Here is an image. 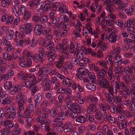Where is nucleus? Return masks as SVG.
I'll list each match as a JSON object with an SVG mask.
<instances>
[{
    "label": "nucleus",
    "instance_id": "nucleus-1",
    "mask_svg": "<svg viewBox=\"0 0 135 135\" xmlns=\"http://www.w3.org/2000/svg\"><path fill=\"white\" fill-rule=\"evenodd\" d=\"M23 56L19 58L18 60L20 62L19 65L24 67H29L32 65L31 57L32 56V54L30 52H27V50H24Z\"/></svg>",
    "mask_w": 135,
    "mask_h": 135
},
{
    "label": "nucleus",
    "instance_id": "nucleus-2",
    "mask_svg": "<svg viewBox=\"0 0 135 135\" xmlns=\"http://www.w3.org/2000/svg\"><path fill=\"white\" fill-rule=\"evenodd\" d=\"M66 106L68 108H71L73 112L77 113L78 115V114H80L81 112L82 106L76 103H72L71 102H68Z\"/></svg>",
    "mask_w": 135,
    "mask_h": 135
},
{
    "label": "nucleus",
    "instance_id": "nucleus-3",
    "mask_svg": "<svg viewBox=\"0 0 135 135\" xmlns=\"http://www.w3.org/2000/svg\"><path fill=\"white\" fill-rule=\"evenodd\" d=\"M89 73V70L84 66L80 67L77 69L76 76L80 80H82L83 76H87Z\"/></svg>",
    "mask_w": 135,
    "mask_h": 135
},
{
    "label": "nucleus",
    "instance_id": "nucleus-4",
    "mask_svg": "<svg viewBox=\"0 0 135 135\" xmlns=\"http://www.w3.org/2000/svg\"><path fill=\"white\" fill-rule=\"evenodd\" d=\"M37 82L36 78L34 75H31L30 76V80L27 79L23 83V86L26 87L27 88H30L31 86L33 84H36Z\"/></svg>",
    "mask_w": 135,
    "mask_h": 135
},
{
    "label": "nucleus",
    "instance_id": "nucleus-5",
    "mask_svg": "<svg viewBox=\"0 0 135 135\" xmlns=\"http://www.w3.org/2000/svg\"><path fill=\"white\" fill-rule=\"evenodd\" d=\"M16 99L18 105H24L27 100L26 96L22 92H20L18 94Z\"/></svg>",
    "mask_w": 135,
    "mask_h": 135
},
{
    "label": "nucleus",
    "instance_id": "nucleus-6",
    "mask_svg": "<svg viewBox=\"0 0 135 135\" xmlns=\"http://www.w3.org/2000/svg\"><path fill=\"white\" fill-rule=\"evenodd\" d=\"M33 27L32 24L30 23H26L24 25H22L20 27V30L21 31H25L28 33L32 31Z\"/></svg>",
    "mask_w": 135,
    "mask_h": 135
},
{
    "label": "nucleus",
    "instance_id": "nucleus-7",
    "mask_svg": "<svg viewBox=\"0 0 135 135\" xmlns=\"http://www.w3.org/2000/svg\"><path fill=\"white\" fill-rule=\"evenodd\" d=\"M15 107L13 106H11L9 108H8L6 110L7 119L9 121L12 120L13 118L15 117L16 115V113L13 112Z\"/></svg>",
    "mask_w": 135,
    "mask_h": 135
},
{
    "label": "nucleus",
    "instance_id": "nucleus-8",
    "mask_svg": "<svg viewBox=\"0 0 135 135\" xmlns=\"http://www.w3.org/2000/svg\"><path fill=\"white\" fill-rule=\"evenodd\" d=\"M99 83L102 88L108 89L110 85V84L106 78L99 79Z\"/></svg>",
    "mask_w": 135,
    "mask_h": 135
},
{
    "label": "nucleus",
    "instance_id": "nucleus-9",
    "mask_svg": "<svg viewBox=\"0 0 135 135\" xmlns=\"http://www.w3.org/2000/svg\"><path fill=\"white\" fill-rule=\"evenodd\" d=\"M22 86L21 85L15 84L13 86L12 89L9 90V93L12 95H15L21 90Z\"/></svg>",
    "mask_w": 135,
    "mask_h": 135
},
{
    "label": "nucleus",
    "instance_id": "nucleus-10",
    "mask_svg": "<svg viewBox=\"0 0 135 135\" xmlns=\"http://www.w3.org/2000/svg\"><path fill=\"white\" fill-rule=\"evenodd\" d=\"M33 58L34 61L36 62H38L42 58V48H40L39 50V54H35L31 57Z\"/></svg>",
    "mask_w": 135,
    "mask_h": 135
},
{
    "label": "nucleus",
    "instance_id": "nucleus-11",
    "mask_svg": "<svg viewBox=\"0 0 135 135\" xmlns=\"http://www.w3.org/2000/svg\"><path fill=\"white\" fill-rule=\"evenodd\" d=\"M41 12L40 11H38L36 13V15L34 16L32 18V21L34 22H38V23H42V19L41 18L42 16H41Z\"/></svg>",
    "mask_w": 135,
    "mask_h": 135
},
{
    "label": "nucleus",
    "instance_id": "nucleus-12",
    "mask_svg": "<svg viewBox=\"0 0 135 135\" xmlns=\"http://www.w3.org/2000/svg\"><path fill=\"white\" fill-rule=\"evenodd\" d=\"M51 81L50 80H47L43 82V90L44 91H47L49 90L51 88Z\"/></svg>",
    "mask_w": 135,
    "mask_h": 135
},
{
    "label": "nucleus",
    "instance_id": "nucleus-13",
    "mask_svg": "<svg viewBox=\"0 0 135 135\" xmlns=\"http://www.w3.org/2000/svg\"><path fill=\"white\" fill-rule=\"evenodd\" d=\"M117 35L114 32H112L107 37V38L109 41L111 43H114L116 42L117 40Z\"/></svg>",
    "mask_w": 135,
    "mask_h": 135
},
{
    "label": "nucleus",
    "instance_id": "nucleus-14",
    "mask_svg": "<svg viewBox=\"0 0 135 135\" xmlns=\"http://www.w3.org/2000/svg\"><path fill=\"white\" fill-rule=\"evenodd\" d=\"M67 110L65 112L64 114L65 116L66 117H70L73 118H74L77 117L78 115L76 113L73 112L72 113L71 112L72 111L71 110L70 108H68Z\"/></svg>",
    "mask_w": 135,
    "mask_h": 135
},
{
    "label": "nucleus",
    "instance_id": "nucleus-15",
    "mask_svg": "<svg viewBox=\"0 0 135 135\" xmlns=\"http://www.w3.org/2000/svg\"><path fill=\"white\" fill-rule=\"evenodd\" d=\"M36 25L34 28V32L37 35H40L42 31V26L41 24L40 23Z\"/></svg>",
    "mask_w": 135,
    "mask_h": 135
},
{
    "label": "nucleus",
    "instance_id": "nucleus-16",
    "mask_svg": "<svg viewBox=\"0 0 135 135\" xmlns=\"http://www.w3.org/2000/svg\"><path fill=\"white\" fill-rule=\"evenodd\" d=\"M6 97L4 99H3V98H1L0 102L2 104H9L13 101V98L11 96Z\"/></svg>",
    "mask_w": 135,
    "mask_h": 135
},
{
    "label": "nucleus",
    "instance_id": "nucleus-17",
    "mask_svg": "<svg viewBox=\"0 0 135 135\" xmlns=\"http://www.w3.org/2000/svg\"><path fill=\"white\" fill-rule=\"evenodd\" d=\"M10 121L8 120H6L2 122L1 124L2 126H5L6 128L8 129L11 128L14 125V123L9 122Z\"/></svg>",
    "mask_w": 135,
    "mask_h": 135
},
{
    "label": "nucleus",
    "instance_id": "nucleus-18",
    "mask_svg": "<svg viewBox=\"0 0 135 135\" xmlns=\"http://www.w3.org/2000/svg\"><path fill=\"white\" fill-rule=\"evenodd\" d=\"M41 96L39 94H37L35 95L34 99L35 101V107L37 108L38 107V105L40 102L41 101Z\"/></svg>",
    "mask_w": 135,
    "mask_h": 135
},
{
    "label": "nucleus",
    "instance_id": "nucleus-19",
    "mask_svg": "<svg viewBox=\"0 0 135 135\" xmlns=\"http://www.w3.org/2000/svg\"><path fill=\"white\" fill-rule=\"evenodd\" d=\"M65 45L60 43H58L56 46V49L60 52H62L66 51L65 47Z\"/></svg>",
    "mask_w": 135,
    "mask_h": 135
},
{
    "label": "nucleus",
    "instance_id": "nucleus-20",
    "mask_svg": "<svg viewBox=\"0 0 135 135\" xmlns=\"http://www.w3.org/2000/svg\"><path fill=\"white\" fill-rule=\"evenodd\" d=\"M97 76L98 78L99 79H103L105 76L106 73V71L103 69L100 70L98 73H97Z\"/></svg>",
    "mask_w": 135,
    "mask_h": 135
},
{
    "label": "nucleus",
    "instance_id": "nucleus-21",
    "mask_svg": "<svg viewBox=\"0 0 135 135\" xmlns=\"http://www.w3.org/2000/svg\"><path fill=\"white\" fill-rule=\"evenodd\" d=\"M84 53L85 54H86L87 53L86 49L85 47H82L81 48L80 47H76V49L75 52V53L76 54L78 53Z\"/></svg>",
    "mask_w": 135,
    "mask_h": 135
},
{
    "label": "nucleus",
    "instance_id": "nucleus-22",
    "mask_svg": "<svg viewBox=\"0 0 135 135\" xmlns=\"http://www.w3.org/2000/svg\"><path fill=\"white\" fill-rule=\"evenodd\" d=\"M45 1H43V4L45 3V6L43 7V12L46 11L49 9L51 8V7L49 6V4H51L50 3H49L48 2L50 0H45Z\"/></svg>",
    "mask_w": 135,
    "mask_h": 135
},
{
    "label": "nucleus",
    "instance_id": "nucleus-23",
    "mask_svg": "<svg viewBox=\"0 0 135 135\" xmlns=\"http://www.w3.org/2000/svg\"><path fill=\"white\" fill-rule=\"evenodd\" d=\"M50 55L49 56L48 60L49 62H51L53 61L55 59L56 55V51H54L52 52L51 51H49Z\"/></svg>",
    "mask_w": 135,
    "mask_h": 135
},
{
    "label": "nucleus",
    "instance_id": "nucleus-24",
    "mask_svg": "<svg viewBox=\"0 0 135 135\" xmlns=\"http://www.w3.org/2000/svg\"><path fill=\"white\" fill-rule=\"evenodd\" d=\"M1 3L2 6L4 7H7L12 3L11 0H2Z\"/></svg>",
    "mask_w": 135,
    "mask_h": 135
},
{
    "label": "nucleus",
    "instance_id": "nucleus-25",
    "mask_svg": "<svg viewBox=\"0 0 135 135\" xmlns=\"http://www.w3.org/2000/svg\"><path fill=\"white\" fill-rule=\"evenodd\" d=\"M97 45L100 47V51L105 50L107 47L106 45L102 40L98 41Z\"/></svg>",
    "mask_w": 135,
    "mask_h": 135
},
{
    "label": "nucleus",
    "instance_id": "nucleus-26",
    "mask_svg": "<svg viewBox=\"0 0 135 135\" xmlns=\"http://www.w3.org/2000/svg\"><path fill=\"white\" fill-rule=\"evenodd\" d=\"M65 58L61 56L60 57V59L57 62L56 66L59 69H60L63 65L64 61Z\"/></svg>",
    "mask_w": 135,
    "mask_h": 135
},
{
    "label": "nucleus",
    "instance_id": "nucleus-27",
    "mask_svg": "<svg viewBox=\"0 0 135 135\" xmlns=\"http://www.w3.org/2000/svg\"><path fill=\"white\" fill-rule=\"evenodd\" d=\"M99 107L100 109L103 112H105L107 109H108L109 108V106L107 103L101 104Z\"/></svg>",
    "mask_w": 135,
    "mask_h": 135
},
{
    "label": "nucleus",
    "instance_id": "nucleus-28",
    "mask_svg": "<svg viewBox=\"0 0 135 135\" xmlns=\"http://www.w3.org/2000/svg\"><path fill=\"white\" fill-rule=\"evenodd\" d=\"M12 83L10 81H6L4 82L3 86L6 90L10 89L12 87Z\"/></svg>",
    "mask_w": 135,
    "mask_h": 135
},
{
    "label": "nucleus",
    "instance_id": "nucleus-29",
    "mask_svg": "<svg viewBox=\"0 0 135 135\" xmlns=\"http://www.w3.org/2000/svg\"><path fill=\"white\" fill-rule=\"evenodd\" d=\"M134 22V19H129L126 21L125 23L124 26L126 27H129L132 28L133 27Z\"/></svg>",
    "mask_w": 135,
    "mask_h": 135
},
{
    "label": "nucleus",
    "instance_id": "nucleus-30",
    "mask_svg": "<svg viewBox=\"0 0 135 135\" xmlns=\"http://www.w3.org/2000/svg\"><path fill=\"white\" fill-rule=\"evenodd\" d=\"M65 118V116L64 115V113L61 112L59 113L58 114L57 117L53 121L54 122H57V120H59V119H64Z\"/></svg>",
    "mask_w": 135,
    "mask_h": 135
},
{
    "label": "nucleus",
    "instance_id": "nucleus-31",
    "mask_svg": "<svg viewBox=\"0 0 135 135\" xmlns=\"http://www.w3.org/2000/svg\"><path fill=\"white\" fill-rule=\"evenodd\" d=\"M14 35V31L11 29L8 30L6 34L7 38L9 40H11Z\"/></svg>",
    "mask_w": 135,
    "mask_h": 135
},
{
    "label": "nucleus",
    "instance_id": "nucleus-32",
    "mask_svg": "<svg viewBox=\"0 0 135 135\" xmlns=\"http://www.w3.org/2000/svg\"><path fill=\"white\" fill-rule=\"evenodd\" d=\"M94 112L96 119L98 120H100L102 118V113L100 110L99 109H96Z\"/></svg>",
    "mask_w": 135,
    "mask_h": 135
},
{
    "label": "nucleus",
    "instance_id": "nucleus-33",
    "mask_svg": "<svg viewBox=\"0 0 135 135\" xmlns=\"http://www.w3.org/2000/svg\"><path fill=\"white\" fill-rule=\"evenodd\" d=\"M124 71L126 74H129V75H130L131 76L132 74L133 70L130 66H127L125 68H124Z\"/></svg>",
    "mask_w": 135,
    "mask_h": 135
},
{
    "label": "nucleus",
    "instance_id": "nucleus-34",
    "mask_svg": "<svg viewBox=\"0 0 135 135\" xmlns=\"http://www.w3.org/2000/svg\"><path fill=\"white\" fill-rule=\"evenodd\" d=\"M40 1V0H32L28 2L27 4L28 6L30 7H34Z\"/></svg>",
    "mask_w": 135,
    "mask_h": 135
},
{
    "label": "nucleus",
    "instance_id": "nucleus-35",
    "mask_svg": "<svg viewBox=\"0 0 135 135\" xmlns=\"http://www.w3.org/2000/svg\"><path fill=\"white\" fill-rule=\"evenodd\" d=\"M27 76V74L25 72L22 71L18 73V77L20 79L25 80L26 79Z\"/></svg>",
    "mask_w": 135,
    "mask_h": 135
},
{
    "label": "nucleus",
    "instance_id": "nucleus-36",
    "mask_svg": "<svg viewBox=\"0 0 135 135\" xmlns=\"http://www.w3.org/2000/svg\"><path fill=\"white\" fill-rule=\"evenodd\" d=\"M72 125L71 123L70 122H68L64 124L63 126V128L67 130V131H70L72 129Z\"/></svg>",
    "mask_w": 135,
    "mask_h": 135
},
{
    "label": "nucleus",
    "instance_id": "nucleus-37",
    "mask_svg": "<svg viewBox=\"0 0 135 135\" xmlns=\"http://www.w3.org/2000/svg\"><path fill=\"white\" fill-rule=\"evenodd\" d=\"M124 70V67H116L114 71L116 74H122Z\"/></svg>",
    "mask_w": 135,
    "mask_h": 135
},
{
    "label": "nucleus",
    "instance_id": "nucleus-38",
    "mask_svg": "<svg viewBox=\"0 0 135 135\" xmlns=\"http://www.w3.org/2000/svg\"><path fill=\"white\" fill-rule=\"evenodd\" d=\"M54 44L53 42L51 41L46 45L45 47V48L47 50H53V49H54Z\"/></svg>",
    "mask_w": 135,
    "mask_h": 135
},
{
    "label": "nucleus",
    "instance_id": "nucleus-39",
    "mask_svg": "<svg viewBox=\"0 0 135 135\" xmlns=\"http://www.w3.org/2000/svg\"><path fill=\"white\" fill-rule=\"evenodd\" d=\"M19 7L18 5H15L12 8L13 10L15 16L18 17L19 15Z\"/></svg>",
    "mask_w": 135,
    "mask_h": 135
},
{
    "label": "nucleus",
    "instance_id": "nucleus-40",
    "mask_svg": "<svg viewBox=\"0 0 135 135\" xmlns=\"http://www.w3.org/2000/svg\"><path fill=\"white\" fill-rule=\"evenodd\" d=\"M123 89V91L126 93V95H130V94H131V90L128 86L127 85L126 86H124Z\"/></svg>",
    "mask_w": 135,
    "mask_h": 135
},
{
    "label": "nucleus",
    "instance_id": "nucleus-41",
    "mask_svg": "<svg viewBox=\"0 0 135 135\" xmlns=\"http://www.w3.org/2000/svg\"><path fill=\"white\" fill-rule=\"evenodd\" d=\"M85 86L86 88L88 89L93 91L96 88L95 85L91 83L86 84L85 85Z\"/></svg>",
    "mask_w": 135,
    "mask_h": 135
},
{
    "label": "nucleus",
    "instance_id": "nucleus-42",
    "mask_svg": "<svg viewBox=\"0 0 135 135\" xmlns=\"http://www.w3.org/2000/svg\"><path fill=\"white\" fill-rule=\"evenodd\" d=\"M86 118L84 116L82 115L79 116L76 119L77 122L80 123H84L86 121Z\"/></svg>",
    "mask_w": 135,
    "mask_h": 135
},
{
    "label": "nucleus",
    "instance_id": "nucleus-43",
    "mask_svg": "<svg viewBox=\"0 0 135 135\" xmlns=\"http://www.w3.org/2000/svg\"><path fill=\"white\" fill-rule=\"evenodd\" d=\"M73 81L71 80L69 78H66L64 80L63 83H64L66 85H68V87L70 86L72 83Z\"/></svg>",
    "mask_w": 135,
    "mask_h": 135
},
{
    "label": "nucleus",
    "instance_id": "nucleus-44",
    "mask_svg": "<svg viewBox=\"0 0 135 135\" xmlns=\"http://www.w3.org/2000/svg\"><path fill=\"white\" fill-rule=\"evenodd\" d=\"M25 108V105H18V110L17 112V114L19 116L22 114L21 112L23 111Z\"/></svg>",
    "mask_w": 135,
    "mask_h": 135
},
{
    "label": "nucleus",
    "instance_id": "nucleus-45",
    "mask_svg": "<svg viewBox=\"0 0 135 135\" xmlns=\"http://www.w3.org/2000/svg\"><path fill=\"white\" fill-rule=\"evenodd\" d=\"M50 116L51 117H54L56 116L58 114V111L55 110L54 108H52L50 110Z\"/></svg>",
    "mask_w": 135,
    "mask_h": 135
},
{
    "label": "nucleus",
    "instance_id": "nucleus-46",
    "mask_svg": "<svg viewBox=\"0 0 135 135\" xmlns=\"http://www.w3.org/2000/svg\"><path fill=\"white\" fill-rule=\"evenodd\" d=\"M35 85L33 84L30 88V89L31 91V94L32 95H33L37 90V88Z\"/></svg>",
    "mask_w": 135,
    "mask_h": 135
},
{
    "label": "nucleus",
    "instance_id": "nucleus-47",
    "mask_svg": "<svg viewBox=\"0 0 135 135\" xmlns=\"http://www.w3.org/2000/svg\"><path fill=\"white\" fill-rule=\"evenodd\" d=\"M3 57L6 60L9 61L11 60V55L6 52H4L3 54Z\"/></svg>",
    "mask_w": 135,
    "mask_h": 135
},
{
    "label": "nucleus",
    "instance_id": "nucleus-48",
    "mask_svg": "<svg viewBox=\"0 0 135 135\" xmlns=\"http://www.w3.org/2000/svg\"><path fill=\"white\" fill-rule=\"evenodd\" d=\"M14 48L13 46L11 44L8 46L7 47H5L4 48V50L6 52H10L12 51L13 49Z\"/></svg>",
    "mask_w": 135,
    "mask_h": 135
},
{
    "label": "nucleus",
    "instance_id": "nucleus-49",
    "mask_svg": "<svg viewBox=\"0 0 135 135\" xmlns=\"http://www.w3.org/2000/svg\"><path fill=\"white\" fill-rule=\"evenodd\" d=\"M16 42V45L17 46L21 47L23 46L24 44V40H16V38L15 39Z\"/></svg>",
    "mask_w": 135,
    "mask_h": 135
},
{
    "label": "nucleus",
    "instance_id": "nucleus-50",
    "mask_svg": "<svg viewBox=\"0 0 135 135\" xmlns=\"http://www.w3.org/2000/svg\"><path fill=\"white\" fill-rule=\"evenodd\" d=\"M60 18L62 21L66 23L69 21L68 17L65 14H63L62 15L60 16Z\"/></svg>",
    "mask_w": 135,
    "mask_h": 135
},
{
    "label": "nucleus",
    "instance_id": "nucleus-51",
    "mask_svg": "<svg viewBox=\"0 0 135 135\" xmlns=\"http://www.w3.org/2000/svg\"><path fill=\"white\" fill-rule=\"evenodd\" d=\"M13 19V17L12 16H9L8 15L5 22L6 24L8 25L10 24L12 22Z\"/></svg>",
    "mask_w": 135,
    "mask_h": 135
},
{
    "label": "nucleus",
    "instance_id": "nucleus-52",
    "mask_svg": "<svg viewBox=\"0 0 135 135\" xmlns=\"http://www.w3.org/2000/svg\"><path fill=\"white\" fill-rule=\"evenodd\" d=\"M112 56L110 55H108L107 56L106 58V60L107 62H108L109 61L110 62V64L111 65H113L115 64L114 63V62L112 61Z\"/></svg>",
    "mask_w": 135,
    "mask_h": 135
},
{
    "label": "nucleus",
    "instance_id": "nucleus-53",
    "mask_svg": "<svg viewBox=\"0 0 135 135\" xmlns=\"http://www.w3.org/2000/svg\"><path fill=\"white\" fill-rule=\"evenodd\" d=\"M105 96L107 98V100L108 102L112 104L113 102L112 100H113V101H114L113 98H111V97L109 95V94L108 93H106L105 94Z\"/></svg>",
    "mask_w": 135,
    "mask_h": 135
},
{
    "label": "nucleus",
    "instance_id": "nucleus-54",
    "mask_svg": "<svg viewBox=\"0 0 135 135\" xmlns=\"http://www.w3.org/2000/svg\"><path fill=\"white\" fill-rule=\"evenodd\" d=\"M60 3L59 2H56L53 4L51 10L54 11H56L57 10V8L59 6Z\"/></svg>",
    "mask_w": 135,
    "mask_h": 135
},
{
    "label": "nucleus",
    "instance_id": "nucleus-55",
    "mask_svg": "<svg viewBox=\"0 0 135 135\" xmlns=\"http://www.w3.org/2000/svg\"><path fill=\"white\" fill-rule=\"evenodd\" d=\"M94 74L91 72L89 73L88 76H89V77L90 78L91 81L93 83L94 81H95L96 80V77L94 76Z\"/></svg>",
    "mask_w": 135,
    "mask_h": 135
},
{
    "label": "nucleus",
    "instance_id": "nucleus-56",
    "mask_svg": "<svg viewBox=\"0 0 135 135\" xmlns=\"http://www.w3.org/2000/svg\"><path fill=\"white\" fill-rule=\"evenodd\" d=\"M26 7L23 5H22L20 7V14L23 15L26 13Z\"/></svg>",
    "mask_w": 135,
    "mask_h": 135
},
{
    "label": "nucleus",
    "instance_id": "nucleus-57",
    "mask_svg": "<svg viewBox=\"0 0 135 135\" xmlns=\"http://www.w3.org/2000/svg\"><path fill=\"white\" fill-rule=\"evenodd\" d=\"M114 99L115 100L116 103L118 105H120L122 103V102L121 100V98L116 96L114 97Z\"/></svg>",
    "mask_w": 135,
    "mask_h": 135
},
{
    "label": "nucleus",
    "instance_id": "nucleus-58",
    "mask_svg": "<svg viewBox=\"0 0 135 135\" xmlns=\"http://www.w3.org/2000/svg\"><path fill=\"white\" fill-rule=\"evenodd\" d=\"M37 45V42L35 40L33 39L30 41V43L29 46L32 47H34L36 46Z\"/></svg>",
    "mask_w": 135,
    "mask_h": 135
},
{
    "label": "nucleus",
    "instance_id": "nucleus-59",
    "mask_svg": "<svg viewBox=\"0 0 135 135\" xmlns=\"http://www.w3.org/2000/svg\"><path fill=\"white\" fill-rule=\"evenodd\" d=\"M133 47V46L132 44H127L125 45L124 47L123 50L124 51L128 50L129 49H131Z\"/></svg>",
    "mask_w": 135,
    "mask_h": 135
},
{
    "label": "nucleus",
    "instance_id": "nucleus-60",
    "mask_svg": "<svg viewBox=\"0 0 135 135\" xmlns=\"http://www.w3.org/2000/svg\"><path fill=\"white\" fill-rule=\"evenodd\" d=\"M2 132L3 135H9L10 134L11 131L10 130L8 129L7 128H4L2 130Z\"/></svg>",
    "mask_w": 135,
    "mask_h": 135
},
{
    "label": "nucleus",
    "instance_id": "nucleus-61",
    "mask_svg": "<svg viewBox=\"0 0 135 135\" xmlns=\"http://www.w3.org/2000/svg\"><path fill=\"white\" fill-rule=\"evenodd\" d=\"M98 62L99 65L104 67V68L106 69L107 68V64L105 61L102 60H99Z\"/></svg>",
    "mask_w": 135,
    "mask_h": 135
},
{
    "label": "nucleus",
    "instance_id": "nucleus-62",
    "mask_svg": "<svg viewBox=\"0 0 135 135\" xmlns=\"http://www.w3.org/2000/svg\"><path fill=\"white\" fill-rule=\"evenodd\" d=\"M100 33L99 30L98 28H97L95 31L94 32L92 33V35H94L95 38H97L98 37V34Z\"/></svg>",
    "mask_w": 135,
    "mask_h": 135
},
{
    "label": "nucleus",
    "instance_id": "nucleus-63",
    "mask_svg": "<svg viewBox=\"0 0 135 135\" xmlns=\"http://www.w3.org/2000/svg\"><path fill=\"white\" fill-rule=\"evenodd\" d=\"M109 127L107 125L105 124L103 127L102 131L103 132L106 134L109 131Z\"/></svg>",
    "mask_w": 135,
    "mask_h": 135
},
{
    "label": "nucleus",
    "instance_id": "nucleus-64",
    "mask_svg": "<svg viewBox=\"0 0 135 135\" xmlns=\"http://www.w3.org/2000/svg\"><path fill=\"white\" fill-rule=\"evenodd\" d=\"M130 75H128L124 76L123 77V79L127 84H128L130 79Z\"/></svg>",
    "mask_w": 135,
    "mask_h": 135
}]
</instances>
